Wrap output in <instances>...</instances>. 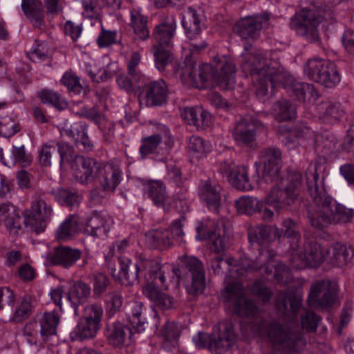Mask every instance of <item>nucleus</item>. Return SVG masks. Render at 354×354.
<instances>
[{
    "label": "nucleus",
    "instance_id": "4468645a",
    "mask_svg": "<svg viewBox=\"0 0 354 354\" xmlns=\"http://www.w3.org/2000/svg\"><path fill=\"white\" fill-rule=\"evenodd\" d=\"M337 284L329 280H322L313 284L308 297L310 307L326 308L336 300Z\"/></svg>",
    "mask_w": 354,
    "mask_h": 354
},
{
    "label": "nucleus",
    "instance_id": "20e7f679",
    "mask_svg": "<svg viewBox=\"0 0 354 354\" xmlns=\"http://www.w3.org/2000/svg\"><path fill=\"white\" fill-rule=\"evenodd\" d=\"M75 163V176L81 183L88 184L95 179L98 180L102 191L94 190L93 196L104 198L107 194L113 193L122 180V171L114 162H97L93 158L78 156Z\"/></svg>",
    "mask_w": 354,
    "mask_h": 354
},
{
    "label": "nucleus",
    "instance_id": "412c9836",
    "mask_svg": "<svg viewBox=\"0 0 354 354\" xmlns=\"http://www.w3.org/2000/svg\"><path fill=\"white\" fill-rule=\"evenodd\" d=\"M263 164V178L266 181L278 180L281 170V151L278 148L269 147L260 153Z\"/></svg>",
    "mask_w": 354,
    "mask_h": 354
},
{
    "label": "nucleus",
    "instance_id": "4c0bfd02",
    "mask_svg": "<svg viewBox=\"0 0 354 354\" xmlns=\"http://www.w3.org/2000/svg\"><path fill=\"white\" fill-rule=\"evenodd\" d=\"M145 241L149 247L163 250L172 245L171 232L167 230H154L145 234Z\"/></svg>",
    "mask_w": 354,
    "mask_h": 354
},
{
    "label": "nucleus",
    "instance_id": "864d4df0",
    "mask_svg": "<svg viewBox=\"0 0 354 354\" xmlns=\"http://www.w3.org/2000/svg\"><path fill=\"white\" fill-rule=\"evenodd\" d=\"M59 82L66 87L69 92L80 94L83 90V86L80 82V77L71 69L66 71Z\"/></svg>",
    "mask_w": 354,
    "mask_h": 354
},
{
    "label": "nucleus",
    "instance_id": "09e8293b",
    "mask_svg": "<svg viewBox=\"0 0 354 354\" xmlns=\"http://www.w3.org/2000/svg\"><path fill=\"white\" fill-rule=\"evenodd\" d=\"M100 328V326H97L80 317L76 327L73 330V333L76 338L82 340L91 339L95 337Z\"/></svg>",
    "mask_w": 354,
    "mask_h": 354
},
{
    "label": "nucleus",
    "instance_id": "ea45409f",
    "mask_svg": "<svg viewBox=\"0 0 354 354\" xmlns=\"http://www.w3.org/2000/svg\"><path fill=\"white\" fill-rule=\"evenodd\" d=\"M182 26L190 40H196L201 35V22L196 11L189 8L182 19Z\"/></svg>",
    "mask_w": 354,
    "mask_h": 354
},
{
    "label": "nucleus",
    "instance_id": "2eb2a0df",
    "mask_svg": "<svg viewBox=\"0 0 354 354\" xmlns=\"http://www.w3.org/2000/svg\"><path fill=\"white\" fill-rule=\"evenodd\" d=\"M268 26V15H257L245 17L237 21L234 31L243 39H257L260 36L261 30Z\"/></svg>",
    "mask_w": 354,
    "mask_h": 354
},
{
    "label": "nucleus",
    "instance_id": "9d476101",
    "mask_svg": "<svg viewBox=\"0 0 354 354\" xmlns=\"http://www.w3.org/2000/svg\"><path fill=\"white\" fill-rule=\"evenodd\" d=\"M53 209L48 203L44 194L36 195L30 209L22 212L24 223L37 234L44 232L51 219Z\"/></svg>",
    "mask_w": 354,
    "mask_h": 354
},
{
    "label": "nucleus",
    "instance_id": "de8ad7c7",
    "mask_svg": "<svg viewBox=\"0 0 354 354\" xmlns=\"http://www.w3.org/2000/svg\"><path fill=\"white\" fill-rule=\"evenodd\" d=\"M187 149L191 156L199 158L211 151V145L205 139L197 136H193L189 140Z\"/></svg>",
    "mask_w": 354,
    "mask_h": 354
},
{
    "label": "nucleus",
    "instance_id": "423d86ee",
    "mask_svg": "<svg viewBox=\"0 0 354 354\" xmlns=\"http://www.w3.org/2000/svg\"><path fill=\"white\" fill-rule=\"evenodd\" d=\"M268 337L280 354H296L306 345V339L298 327L283 325L279 323L270 324Z\"/></svg>",
    "mask_w": 354,
    "mask_h": 354
},
{
    "label": "nucleus",
    "instance_id": "f257e3e1",
    "mask_svg": "<svg viewBox=\"0 0 354 354\" xmlns=\"http://www.w3.org/2000/svg\"><path fill=\"white\" fill-rule=\"evenodd\" d=\"M241 68L245 73H250L257 96L261 99L268 91V82L272 87L282 85L290 87L292 95L300 101L315 100L319 94L312 84L298 82L293 77L283 71L277 60L268 59L267 53L259 50L250 52L247 47L241 55Z\"/></svg>",
    "mask_w": 354,
    "mask_h": 354
},
{
    "label": "nucleus",
    "instance_id": "a18cd8bd",
    "mask_svg": "<svg viewBox=\"0 0 354 354\" xmlns=\"http://www.w3.org/2000/svg\"><path fill=\"white\" fill-rule=\"evenodd\" d=\"M171 47L153 45V53L156 68L159 71H163L166 67L172 63L174 57L171 51Z\"/></svg>",
    "mask_w": 354,
    "mask_h": 354
},
{
    "label": "nucleus",
    "instance_id": "c85d7f7f",
    "mask_svg": "<svg viewBox=\"0 0 354 354\" xmlns=\"http://www.w3.org/2000/svg\"><path fill=\"white\" fill-rule=\"evenodd\" d=\"M276 306L282 314L290 313V316L294 320L297 317V311L301 306V298L292 292H281L277 297Z\"/></svg>",
    "mask_w": 354,
    "mask_h": 354
},
{
    "label": "nucleus",
    "instance_id": "39448f33",
    "mask_svg": "<svg viewBox=\"0 0 354 354\" xmlns=\"http://www.w3.org/2000/svg\"><path fill=\"white\" fill-rule=\"evenodd\" d=\"M109 269L113 277L124 286L131 285L138 279V274L140 271L145 272L152 279V282L161 288H168L166 283L165 272L162 270L159 261L156 259L147 258L145 255L140 254L138 261L135 265L133 272H129V266L132 264L129 257H119V270L118 271L112 262L107 261Z\"/></svg>",
    "mask_w": 354,
    "mask_h": 354
},
{
    "label": "nucleus",
    "instance_id": "79ce46f5",
    "mask_svg": "<svg viewBox=\"0 0 354 354\" xmlns=\"http://www.w3.org/2000/svg\"><path fill=\"white\" fill-rule=\"evenodd\" d=\"M147 80L145 75H138L131 77L129 74H120L116 77V82L118 86L127 93H136L142 88L143 84Z\"/></svg>",
    "mask_w": 354,
    "mask_h": 354
},
{
    "label": "nucleus",
    "instance_id": "5701e85b",
    "mask_svg": "<svg viewBox=\"0 0 354 354\" xmlns=\"http://www.w3.org/2000/svg\"><path fill=\"white\" fill-rule=\"evenodd\" d=\"M197 236L200 239H207L212 241V249L216 253L224 250L226 245L227 237L230 234V227H226L223 221H219L216 224V228L213 231L203 232V226L198 225L196 227Z\"/></svg>",
    "mask_w": 354,
    "mask_h": 354
},
{
    "label": "nucleus",
    "instance_id": "dca6fc26",
    "mask_svg": "<svg viewBox=\"0 0 354 354\" xmlns=\"http://www.w3.org/2000/svg\"><path fill=\"white\" fill-rule=\"evenodd\" d=\"M276 181L277 184L268 194L266 202L276 211L288 209L297 200L298 193L285 187L283 180H281L280 182L279 180Z\"/></svg>",
    "mask_w": 354,
    "mask_h": 354
},
{
    "label": "nucleus",
    "instance_id": "393cba45",
    "mask_svg": "<svg viewBox=\"0 0 354 354\" xmlns=\"http://www.w3.org/2000/svg\"><path fill=\"white\" fill-rule=\"evenodd\" d=\"M148 106H159L166 102L168 93L165 82L162 80L150 81L148 77L142 87Z\"/></svg>",
    "mask_w": 354,
    "mask_h": 354
},
{
    "label": "nucleus",
    "instance_id": "aec40b11",
    "mask_svg": "<svg viewBox=\"0 0 354 354\" xmlns=\"http://www.w3.org/2000/svg\"><path fill=\"white\" fill-rule=\"evenodd\" d=\"M113 223L112 218L104 212L93 211L86 219V232L92 236L104 239Z\"/></svg>",
    "mask_w": 354,
    "mask_h": 354
},
{
    "label": "nucleus",
    "instance_id": "338daca9",
    "mask_svg": "<svg viewBox=\"0 0 354 354\" xmlns=\"http://www.w3.org/2000/svg\"><path fill=\"white\" fill-rule=\"evenodd\" d=\"M11 163L12 165L19 163L22 166H28L32 161L30 156L26 153L25 147L24 145L20 147L13 146L11 150Z\"/></svg>",
    "mask_w": 354,
    "mask_h": 354
},
{
    "label": "nucleus",
    "instance_id": "69168bd1",
    "mask_svg": "<svg viewBox=\"0 0 354 354\" xmlns=\"http://www.w3.org/2000/svg\"><path fill=\"white\" fill-rule=\"evenodd\" d=\"M105 302L106 310L111 315H115L120 310L122 305V296L118 292H111L106 295Z\"/></svg>",
    "mask_w": 354,
    "mask_h": 354
},
{
    "label": "nucleus",
    "instance_id": "b1692460",
    "mask_svg": "<svg viewBox=\"0 0 354 354\" xmlns=\"http://www.w3.org/2000/svg\"><path fill=\"white\" fill-rule=\"evenodd\" d=\"M176 21L174 16L165 18L157 24L152 32V38L155 43L153 45L172 47V39L175 35Z\"/></svg>",
    "mask_w": 354,
    "mask_h": 354
},
{
    "label": "nucleus",
    "instance_id": "7ed1b4c3",
    "mask_svg": "<svg viewBox=\"0 0 354 354\" xmlns=\"http://www.w3.org/2000/svg\"><path fill=\"white\" fill-rule=\"evenodd\" d=\"M176 73H179L183 83L199 89L216 86L223 89H231L236 82L235 64L226 56H215L210 64H201L186 58Z\"/></svg>",
    "mask_w": 354,
    "mask_h": 354
},
{
    "label": "nucleus",
    "instance_id": "473e14b6",
    "mask_svg": "<svg viewBox=\"0 0 354 354\" xmlns=\"http://www.w3.org/2000/svg\"><path fill=\"white\" fill-rule=\"evenodd\" d=\"M21 9L34 27L41 29L44 26V12L41 1L22 0Z\"/></svg>",
    "mask_w": 354,
    "mask_h": 354
},
{
    "label": "nucleus",
    "instance_id": "c9c22d12",
    "mask_svg": "<svg viewBox=\"0 0 354 354\" xmlns=\"http://www.w3.org/2000/svg\"><path fill=\"white\" fill-rule=\"evenodd\" d=\"M143 191L145 194L158 207H163L167 194L166 187L161 180H147L143 183Z\"/></svg>",
    "mask_w": 354,
    "mask_h": 354
},
{
    "label": "nucleus",
    "instance_id": "7c9ffc66",
    "mask_svg": "<svg viewBox=\"0 0 354 354\" xmlns=\"http://www.w3.org/2000/svg\"><path fill=\"white\" fill-rule=\"evenodd\" d=\"M326 259L337 267L348 264L354 257V250L346 245L336 243L330 249H326Z\"/></svg>",
    "mask_w": 354,
    "mask_h": 354
},
{
    "label": "nucleus",
    "instance_id": "0eeeda50",
    "mask_svg": "<svg viewBox=\"0 0 354 354\" xmlns=\"http://www.w3.org/2000/svg\"><path fill=\"white\" fill-rule=\"evenodd\" d=\"M280 236V230L276 226L256 225L249 229V241L259 252L255 261L250 260L252 266H259V270L265 267L266 272H268L266 265L275 257V253L272 250L263 248V245L275 239H279Z\"/></svg>",
    "mask_w": 354,
    "mask_h": 354
},
{
    "label": "nucleus",
    "instance_id": "052dcab7",
    "mask_svg": "<svg viewBox=\"0 0 354 354\" xmlns=\"http://www.w3.org/2000/svg\"><path fill=\"white\" fill-rule=\"evenodd\" d=\"M27 55L34 62L46 60L48 56L47 44L44 41H35Z\"/></svg>",
    "mask_w": 354,
    "mask_h": 354
},
{
    "label": "nucleus",
    "instance_id": "ddd939ff",
    "mask_svg": "<svg viewBox=\"0 0 354 354\" xmlns=\"http://www.w3.org/2000/svg\"><path fill=\"white\" fill-rule=\"evenodd\" d=\"M225 301L233 305V310L239 316L253 317L258 312L254 302L245 295L243 286L237 281L227 284L225 289Z\"/></svg>",
    "mask_w": 354,
    "mask_h": 354
},
{
    "label": "nucleus",
    "instance_id": "13d9d810",
    "mask_svg": "<svg viewBox=\"0 0 354 354\" xmlns=\"http://www.w3.org/2000/svg\"><path fill=\"white\" fill-rule=\"evenodd\" d=\"M103 313V308L100 305L88 304L84 309L82 318L100 326Z\"/></svg>",
    "mask_w": 354,
    "mask_h": 354
},
{
    "label": "nucleus",
    "instance_id": "6e6552de",
    "mask_svg": "<svg viewBox=\"0 0 354 354\" xmlns=\"http://www.w3.org/2000/svg\"><path fill=\"white\" fill-rule=\"evenodd\" d=\"M324 14V9L319 3H311L292 17L290 28L300 36L307 39H315L317 37L318 28L325 19Z\"/></svg>",
    "mask_w": 354,
    "mask_h": 354
},
{
    "label": "nucleus",
    "instance_id": "3c124183",
    "mask_svg": "<svg viewBox=\"0 0 354 354\" xmlns=\"http://www.w3.org/2000/svg\"><path fill=\"white\" fill-rule=\"evenodd\" d=\"M236 206L240 213L250 215L261 211L263 203L257 198L242 196L236 201Z\"/></svg>",
    "mask_w": 354,
    "mask_h": 354
},
{
    "label": "nucleus",
    "instance_id": "e433bc0d",
    "mask_svg": "<svg viewBox=\"0 0 354 354\" xmlns=\"http://www.w3.org/2000/svg\"><path fill=\"white\" fill-rule=\"evenodd\" d=\"M319 117L326 123H333L343 118L346 112L339 102H326L318 106Z\"/></svg>",
    "mask_w": 354,
    "mask_h": 354
},
{
    "label": "nucleus",
    "instance_id": "a19ab883",
    "mask_svg": "<svg viewBox=\"0 0 354 354\" xmlns=\"http://www.w3.org/2000/svg\"><path fill=\"white\" fill-rule=\"evenodd\" d=\"M271 113L277 120L286 121L295 117L296 108L287 100L281 99L272 105Z\"/></svg>",
    "mask_w": 354,
    "mask_h": 354
},
{
    "label": "nucleus",
    "instance_id": "4be33fe9",
    "mask_svg": "<svg viewBox=\"0 0 354 354\" xmlns=\"http://www.w3.org/2000/svg\"><path fill=\"white\" fill-rule=\"evenodd\" d=\"M262 127V123L251 118H245L238 121L233 130V139L239 145H248L256 138L257 129Z\"/></svg>",
    "mask_w": 354,
    "mask_h": 354
},
{
    "label": "nucleus",
    "instance_id": "6e6d98bb",
    "mask_svg": "<svg viewBox=\"0 0 354 354\" xmlns=\"http://www.w3.org/2000/svg\"><path fill=\"white\" fill-rule=\"evenodd\" d=\"M162 140L160 134H154L143 138L140 147V153L142 158L156 152L158 145Z\"/></svg>",
    "mask_w": 354,
    "mask_h": 354
},
{
    "label": "nucleus",
    "instance_id": "c03bdc74",
    "mask_svg": "<svg viewBox=\"0 0 354 354\" xmlns=\"http://www.w3.org/2000/svg\"><path fill=\"white\" fill-rule=\"evenodd\" d=\"M79 231L78 218L75 214L70 215L59 227L56 237L59 240H67Z\"/></svg>",
    "mask_w": 354,
    "mask_h": 354
},
{
    "label": "nucleus",
    "instance_id": "f8f14e48",
    "mask_svg": "<svg viewBox=\"0 0 354 354\" xmlns=\"http://www.w3.org/2000/svg\"><path fill=\"white\" fill-rule=\"evenodd\" d=\"M304 71L311 80L331 88L340 82V77L334 62L327 59H310L305 64Z\"/></svg>",
    "mask_w": 354,
    "mask_h": 354
},
{
    "label": "nucleus",
    "instance_id": "603ef678",
    "mask_svg": "<svg viewBox=\"0 0 354 354\" xmlns=\"http://www.w3.org/2000/svg\"><path fill=\"white\" fill-rule=\"evenodd\" d=\"M39 97L44 104H50L59 110L66 109L68 106L67 102L57 92L51 90L44 89L39 93Z\"/></svg>",
    "mask_w": 354,
    "mask_h": 354
},
{
    "label": "nucleus",
    "instance_id": "cd10ccee",
    "mask_svg": "<svg viewBox=\"0 0 354 354\" xmlns=\"http://www.w3.org/2000/svg\"><path fill=\"white\" fill-rule=\"evenodd\" d=\"M131 334V329L120 322L108 324L106 330L108 342L113 346L118 348L128 344Z\"/></svg>",
    "mask_w": 354,
    "mask_h": 354
},
{
    "label": "nucleus",
    "instance_id": "f3484780",
    "mask_svg": "<svg viewBox=\"0 0 354 354\" xmlns=\"http://www.w3.org/2000/svg\"><path fill=\"white\" fill-rule=\"evenodd\" d=\"M236 339L234 324L229 321L221 322L211 334L209 349L216 353H221L234 345Z\"/></svg>",
    "mask_w": 354,
    "mask_h": 354
},
{
    "label": "nucleus",
    "instance_id": "5fc2aeb1",
    "mask_svg": "<svg viewBox=\"0 0 354 354\" xmlns=\"http://www.w3.org/2000/svg\"><path fill=\"white\" fill-rule=\"evenodd\" d=\"M174 206L180 212H187L189 209V195L188 189L178 186L174 194Z\"/></svg>",
    "mask_w": 354,
    "mask_h": 354
},
{
    "label": "nucleus",
    "instance_id": "72a5a7b5",
    "mask_svg": "<svg viewBox=\"0 0 354 354\" xmlns=\"http://www.w3.org/2000/svg\"><path fill=\"white\" fill-rule=\"evenodd\" d=\"M60 310L44 312L39 317L38 324L41 331L49 341L57 335V326L60 322Z\"/></svg>",
    "mask_w": 354,
    "mask_h": 354
},
{
    "label": "nucleus",
    "instance_id": "49530a36",
    "mask_svg": "<svg viewBox=\"0 0 354 354\" xmlns=\"http://www.w3.org/2000/svg\"><path fill=\"white\" fill-rule=\"evenodd\" d=\"M143 304L140 301H133L129 304L128 313L129 322L135 331L141 333L145 330V322L141 318Z\"/></svg>",
    "mask_w": 354,
    "mask_h": 354
},
{
    "label": "nucleus",
    "instance_id": "4d7b16f0",
    "mask_svg": "<svg viewBox=\"0 0 354 354\" xmlns=\"http://www.w3.org/2000/svg\"><path fill=\"white\" fill-rule=\"evenodd\" d=\"M57 153L56 142H50L42 145L39 151L38 160L43 167H50L53 157Z\"/></svg>",
    "mask_w": 354,
    "mask_h": 354
},
{
    "label": "nucleus",
    "instance_id": "58836bf2",
    "mask_svg": "<svg viewBox=\"0 0 354 354\" xmlns=\"http://www.w3.org/2000/svg\"><path fill=\"white\" fill-rule=\"evenodd\" d=\"M90 295V286L83 281H77L67 291L66 300L76 309L80 304L87 300Z\"/></svg>",
    "mask_w": 354,
    "mask_h": 354
},
{
    "label": "nucleus",
    "instance_id": "e2e57ef3",
    "mask_svg": "<svg viewBox=\"0 0 354 354\" xmlns=\"http://www.w3.org/2000/svg\"><path fill=\"white\" fill-rule=\"evenodd\" d=\"M282 225L285 231V235L288 239H291L289 249V252L290 254L292 252V245L296 243L297 244H299L300 234L299 232V227L297 224L292 219L284 220Z\"/></svg>",
    "mask_w": 354,
    "mask_h": 354
},
{
    "label": "nucleus",
    "instance_id": "a878e982",
    "mask_svg": "<svg viewBox=\"0 0 354 354\" xmlns=\"http://www.w3.org/2000/svg\"><path fill=\"white\" fill-rule=\"evenodd\" d=\"M18 207L11 203H0V221H3L10 234H18L22 228L24 218Z\"/></svg>",
    "mask_w": 354,
    "mask_h": 354
},
{
    "label": "nucleus",
    "instance_id": "37998d69",
    "mask_svg": "<svg viewBox=\"0 0 354 354\" xmlns=\"http://www.w3.org/2000/svg\"><path fill=\"white\" fill-rule=\"evenodd\" d=\"M24 335L31 345L41 346L48 341L44 333L41 331L37 321L29 322L26 324L24 328Z\"/></svg>",
    "mask_w": 354,
    "mask_h": 354
},
{
    "label": "nucleus",
    "instance_id": "bf43d9fd",
    "mask_svg": "<svg viewBox=\"0 0 354 354\" xmlns=\"http://www.w3.org/2000/svg\"><path fill=\"white\" fill-rule=\"evenodd\" d=\"M120 42L121 37H118L116 30H108L102 26L101 31L97 38V44L100 48L108 47Z\"/></svg>",
    "mask_w": 354,
    "mask_h": 354
},
{
    "label": "nucleus",
    "instance_id": "6ab92c4d",
    "mask_svg": "<svg viewBox=\"0 0 354 354\" xmlns=\"http://www.w3.org/2000/svg\"><path fill=\"white\" fill-rule=\"evenodd\" d=\"M198 195L203 203L211 211L217 212L222 201V187L212 180H201Z\"/></svg>",
    "mask_w": 354,
    "mask_h": 354
},
{
    "label": "nucleus",
    "instance_id": "680f3d73",
    "mask_svg": "<svg viewBox=\"0 0 354 354\" xmlns=\"http://www.w3.org/2000/svg\"><path fill=\"white\" fill-rule=\"evenodd\" d=\"M32 298L30 296L24 297L15 310V319L17 321L27 319L32 314Z\"/></svg>",
    "mask_w": 354,
    "mask_h": 354
},
{
    "label": "nucleus",
    "instance_id": "0e129e2a",
    "mask_svg": "<svg viewBox=\"0 0 354 354\" xmlns=\"http://www.w3.org/2000/svg\"><path fill=\"white\" fill-rule=\"evenodd\" d=\"M21 130L19 124L10 117H6L0 121V136L10 138Z\"/></svg>",
    "mask_w": 354,
    "mask_h": 354
},
{
    "label": "nucleus",
    "instance_id": "9b49d317",
    "mask_svg": "<svg viewBox=\"0 0 354 354\" xmlns=\"http://www.w3.org/2000/svg\"><path fill=\"white\" fill-rule=\"evenodd\" d=\"M326 259V250L316 242H308L302 247L295 243L290 254V261L296 269H303L308 266L317 267Z\"/></svg>",
    "mask_w": 354,
    "mask_h": 354
},
{
    "label": "nucleus",
    "instance_id": "f704fd0d",
    "mask_svg": "<svg viewBox=\"0 0 354 354\" xmlns=\"http://www.w3.org/2000/svg\"><path fill=\"white\" fill-rule=\"evenodd\" d=\"M130 26L133 28L136 35L133 38V42L138 45L140 41H144L150 37L149 30L147 27V18L136 9L130 11Z\"/></svg>",
    "mask_w": 354,
    "mask_h": 354
},
{
    "label": "nucleus",
    "instance_id": "2f4dec72",
    "mask_svg": "<svg viewBox=\"0 0 354 354\" xmlns=\"http://www.w3.org/2000/svg\"><path fill=\"white\" fill-rule=\"evenodd\" d=\"M315 132L303 124L297 125L290 132L281 135V140L289 149H293L297 145L301 144L304 140L314 139Z\"/></svg>",
    "mask_w": 354,
    "mask_h": 354
},
{
    "label": "nucleus",
    "instance_id": "8fccbe9b",
    "mask_svg": "<svg viewBox=\"0 0 354 354\" xmlns=\"http://www.w3.org/2000/svg\"><path fill=\"white\" fill-rule=\"evenodd\" d=\"M248 175V168L246 167H236L228 180L239 190L250 191L252 187L250 183Z\"/></svg>",
    "mask_w": 354,
    "mask_h": 354
},
{
    "label": "nucleus",
    "instance_id": "774afa93",
    "mask_svg": "<svg viewBox=\"0 0 354 354\" xmlns=\"http://www.w3.org/2000/svg\"><path fill=\"white\" fill-rule=\"evenodd\" d=\"M116 64H110L105 68L98 71L97 74L94 73L92 71H88V74L93 82H105L111 78L116 71Z\"/></svg>",
    "mask_w": 354,
    "mask_h": 354
},
{
    "label": "nucleus",
    "instance_id": "bb28decb",
    "mask_svg": "<svg viewBox=\"0 0 354 354\" xmlns=\"http://www.w3.org/2000/svg\"><path fill=\"white\" fill-rule=\"evenodd\" d=\"M82 252L80 250L69 247H56L48 254V261L54 266H61L64 268H69L81 258Z\"/></svg>",
    "mask_w": 354,
    "mask_h": 354
},
{
    "label": "nucleus",
    "instance_id": "1a4fd4ad",
    "mask_svg": "<svg viewBox=\"0 0 354 354\" xmlns=\"http://www.w3.org/2000/svg\"><path fill=\"white\" fill-rule=\"evenodd\" d=\"M172 272L178 283L181 277H184L190 283H187V289L189 294H201L205 288V270L203 263L196 257H185L183 260L180 268H173Z\"/></svg>",
    "mask_w": 354,
    "mask_h": 354
},
{
    "label": "nucleus",
    "instance_id": "f03ea898",
    "mask_svg": "<svg viewBox=\"0 0 354 354\" xmlns=\"http://www.w3.org/2000/svg\"><path fill=\"white\" fill-rule=\"evenodd\" d=\"M307 192L311 199L308 217L311 225L323 229L330 224L352 222L354 209L338 203L325 188L324 178H320L317 167L310 163L305 172Z\"/></svg>",
    "mask_w": 354,
    "mask_h": 354
},
{
    "label": "nucleus",
    "instance_id": "a211bd4d",
    "mask_svg": "<svg viewBox=\"0 0 354 354\" xmlns=\"http://www.w3.org/2000/svg\"><path fill=\"white\" fill-rule=\"evenodd\" d=\"M222 264H227L228 266L230 276L234 279H239L244 276L246 272L259 270V266H252L250 259H244L241 264L232 257L224 260L222 257L216 256L212 259L211 262L214 272L220 274L222 271Z\"/></svg>",
    "mask_w": 354,
    "mask_h": 354
},
{
    "label": "nucleus",
    "instance_id": "c756f323",
    "mask_svg": "<svg viewBox=\"0 0 354 354\" xmlns=\"http://www.w3.org/2000/svg\"><path fill=\"white\" fill-rule=\"evenodd\" d=\"M143 293L156 308L162 311L176 307V301L172 296L160 291L152 284L145 286Z\"/></svg>",
    "mask_w": 354,
    "mask_h": 354
}]
</instances>
